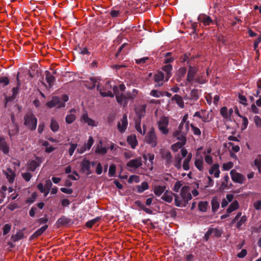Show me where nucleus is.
Here are the masks:
<instances>
[{"label": "nucleus", "instance_id": "nucleus-1", "mask_svg": "<svg viewBox=\"0 0 261 261\" xmlns=\"http://www.w3.org/2000/svg\"><path fill=\"white\" fill-rule=\"evenodd\" d=\"M175 205L177 207H185L191 200V188L188 186H183L180 192L179 196L174 195Z\"/></svg>", "mask_w": 261, "mask_h": 261}, {"label": "nucleus", "instance_id": "nucleus-2", "mask_svg": "<svg viewBox=\"0 0 261 261\" xmlns=\"http://www.w3.org/2000/svg\"><path fill=\"white\" fill-rule=\"evenodd\" d=\"M113 90L117 102L120 105H123L124 107L127 106L128 100L135 99L138 94V91L136 89H133L132 92H127L125 95L123 93L120 94L118 92V89L117 87H113Z\"/></svg>", "mask_w": 261, "mask_h": 261}, {"label": "nucleus", "instance_id": "nucleus-3", "mask_svg": "<svg viewBox=\"0 0 261 261\" xmlns=\"http://www.w3.org/2000/svg\"><path fill=\"white\" fill-rule=\"evenodd\" d=\"M24 125L31 130L36 129L37 123V119L32 113L27 114L24 117Z\"/></svg>", "mask_w": 261, "mask_h": 261}, {"label": "nucleus", "instance_id": "nucleus-4", "mask_svg": "<svg viewBox=\"0 0 261 261\" xmlns=\"http://www.w3.org/2000/svg\"><path fill=\"white\" fill-rule=\"evenodd\" d=\"M169 124V118L166 116L160 118L158 122V128L164 135H167L169 133L167 126Z\"/></svg>", "mask_w": 261, "mask_h": 261}, {"label": "nucleus", "instance_id": "nucleus-5", "mask_svg": "<svg viewBox=\"0 0 261 261\" xmlns=\"http://www.w3.org/2000/svg\"><path fill=\"white\" fill-rule=\"evenodd\" d=\"M145 140L146 142L150 145L151 147H154L157 145V137L154 129L152 128L147 134Z\"/></svg>", "mask_w": 261, "mask_h": 261}, {"label": "nucleus", "instance_id": "nucleus-6", "mask_svg": "<svg viewBox=\"0 0 261 261\" xmlns=\"http://www.w3.org/2000/svg\"><path fill=\"white\" fill-rule=\"evenodd\" d=\"M176 137L177 139L179 140V141L171 146V149L174 152L177 151L179 149L181 148L186 143V137L185 133H182L180 136Z\"/></svg>", "mask_w": 261, "mask_h": 261}, {"label": "nucleus", "instance_id": "nucleus-7", "mask_svg": "<svg viewBox=\"0 0 261 261\" xmlns=\"http://www.w3.org/2000/svg\"><path fill=\"white\" fill-rule=\"evenodd\" d=\"M231 178L234 182L243 184L244 183L246 178L243 174L238 173L235 170H231L230 172Z\"/></svg>", "mask_w": 261, "mask_h": 261}, {"label": "nucleus", "instance_id": "nucleus-8", "mask_svg": "<svg viewBox=\"0 0 261 261\" xmlns=\"http://www.w3.org/2000/svg\"><path fill=\"white\" fill-rule=\"evenodd\" d=\"M97 89L99 91L100 95L103 97L110 96L113 97L114 96V94H115L111 91V85L110 84V82L109 81L107 82L103 89H100L99 85L97 86Z\"/></svg>", "mask_w": 261, "mask_h": 261}, {"label": "nucleus", "instance_id": "nucleus-9", "mask_svg": "<svg viewBox=\"0 0 261 261\" xmlns=\"http://www.w3.org/2000/svg\"><path fill=\"white\" fill-rule=\"evenodd\" d=\"M42 162L43 159L41 157L36 156L35 160H31L28 163L27 169L31 171H34Z\"/></svg>", "mask_w": 261, "mask_h": 261}, {"label": "nucleus", "instance_id": "nucleus-10", "mask_svg": "<svg viewBox=\"0 0 261 261\" xmlns=\"http://www.w3.org/2000/svg\"><path fill=\"white\" fill-rule=\"evenodd\" d=\"M142 165V161L141 158L132 159L126 164V167L129 170H135Z\"/></svg>", "mask_w": 261, "mask_h": 261}, {"label": "nucleus", "instance_id": "nucleus-11", "mask_svg": "<svg viewBox=\"0 0 261 261\" xmlns=\"http://www.w3.org/2000/svg\"><path fill=\"white\" fill-rule=\"evenodd\" d=\"M46 106L49 108L55 107L60 108L64 107L65 105L64 103H61L60 99L58 97L54 96L51 100L46 103Z\"/></svg>", "mask_w": 261, "mask_h": 261}, {"label": "nucleus", "instance_id": "nucleus-12", "mask_svg": "<svg viewBox=\"0 0 261 261\" xmlns=\"http://www.w3.org/2000/svg\"><path fill=\"white\" fill-rule=\"evenodd\" d=\"M94 143V140L92 137L90 136L86 143L83 146L79 147L77 149V151L79 153H83L84 152L89 150Z\"/></svg>", "mask_w": 261, "mask_h": 261}, {"label": "nucleus", "instance_id": "nucleus-13", "mask_svg": "<svg viewBox=\"0 0 261 261\" xmlns=\"http://www.w3.org/2000/svg\"><path fill=\"white\" fill-rule=\"evenodd\" d=\"M198 20L199 23L203 24L204 26L210 25L213 23V21L211 17L204 14H200Z\"/></svg>", "mask_w": 261, "mask_h": 261}, {"label": "nucleus", "instance_id": "nucleus-14", "mask_svg": "<svg viewBox=\"0 0 261 261\" xmlns=\"http://www.w3.org/2000/svg\"><path fill=\"white\" fill-rule=\"evenodd\" d=\"M128 125L127 118L126 114H124L120 121L118 123L117 127L119 131L123 133L127 128Z\"/></svg>", "mask_w": 261, "mask_h": 261}, {"label": "nucleus", "instance_id": "nucleus-15", "mask_svg": "<svg viewBox=\"0 0 261 261\" xmlns=\"http://www.w3.org/2000/svg\"><path fill=\"white\" fill-rule=\"evenodd\" d=\"M81 166L82 171L85 172L87 175L92 173V171L91 170V163L87 159L83 160L81 163Z\"/></svg>", "mask_w": 261, "mask_h": 261}, {"label": "nucleus", "instance_id": "nucleus-16", "mask_svg": "<svg viewBox=\"0 0 261 261\" xmlns=\"http://www.w3.org/2000/svg\"><path fill=\"white\" fill-rule=\"evenodd\" d=\"M197 72V69L196 67L190 66L188 72L187 80L189 83H192L195 81V75Z\"/></svg>", "mask_w": 261, "mask_h": 261}, {"label": "nucleus", "instance_id": "nucleus-17", "mask_svg": "<svg viewBox=\"0 0 261 261\" xmlns=\"http://www.w3.org/2000/svg\"><path fill=\"white\" fill-rule=\"evenodd\" d=\"M135 112L137 116L141 119L142 117L145 116L146 113V105H141L136 106L135 108Z\"/></svg>", "mask_w": 261, "mask_h": 261}, {"label": "nucleus", "instance_id": "nucleus-18", "mask_svg": "<svg viewBox=\"0 0 261 261\" xmlns=\"http://www.w3.org/2000/svg\"><path fill=\"white\" fill-rule=\"evenodd\" d=\"M81 121L91 126H97V123L94 120L89 118L87 113H84L82 115Z\"/></svg>", "mask_w": 261, "mask_h": 261}, {"label": "nucleus", "instance_id": "nucleus-19", "mask_svg": "<svg viewBox=\"0 0 261 261\" xmlns=\"http://www.w3.org/2000/svg\"><path fill=\"white\" fill-rule=\"evenodd\" d=\"M209 173L211 175L214 174V176L215 177L218 178L220 173L219 165L218 164H215L213 165L209 170Z\"/></svg>", "mask_w": 261, "mask_h": 261}, {"label": "nucleus", "instance_id": "nucleus-20", "mask_svg": "<svg viewBox=\"0 0 261 261\" xmlns=\"http://www.w3.org/2000/svg\"><path fill=\"white\" fill-rule=\"evenodd\" d=\"M247 220V218L246 216L243 215L240 219H239L237 221H236V227L239 229L241 230L243 228V226H245L246 222Z\"/></svg>", "mask_w": 261, "mask_h": 261}, {"label": "nucleus", "instance_id": "nucleus-21", "mask_svg": "<svg viewBox=\"0 0 261 261\" xmlns=\"http://www.w3.org/2000/svg\"><path fill=\"white\" fill-rule=\"evenodd\" d=\"M201 119L203 122H208L213 119L212 112L205 110H202Z\"/></svg>", "mask_w": 261, "mask_h": 261}, {"label": "nucleus", "instance_id": "nucleus-22", "mask_svg": "<svg viewBox=\"0 0 261 261\" xmlns=\"http://www.w3.org/2000/svg\"><path fill=\"white\" fill-rule=\"evenodd\" d=\"M225 146L227 147L229 152H233L234 153L238 152L240 151V146L236 145L232 142H228L225 144Z\"/></svg>", "mask_w": 261, "mask_h": 261}, {"label": "nucleus", "instance_id": "nucleus-23", "mask_svg": "<svg viewBox=\"0 0 261 261\" xmlns=\"http://www.w3.org/2000/svg\"><path fill=\"white\" fill-rule=\"evenodd\" d=\"M163 158L166 161V165L169 166L172 163V156L171 153L169 151H164L162 153Z\"/></svg>", "mask_w": 261, "mask_h": 261}, {"label": "nucleus", "instance_id": "nucleus-24", "mask_svg": "<svg viewBox=\"0 0 261 261\" xmlns=\"http://www.w3.org/2000/svg\"><path fill=\"white\" fill-rule=\"evenodd\" d=\"M143 159L145 162H147L148 160L150 164V169L151 170L153 168V161L154 159V154L152 153H144L143 154Z\"/></svg>", "mask_w": 261, "mask_h": 261}, {"label": "nucleus", "instance_id": "nucleus-25", "mask_svg": "<svg viewBox=\"0 0 261 261\" xmlns=\"http://www.w3.org/2000/svg\"><path fill=\"white\" fill-rule=\"evenodd\" d=\"M127 142L132 149H135L138 145V141L135 135L128 136Z\"/></svg>", "mask_w": 261, "mask_h": 261}, {"label": "nucleus", "instance_id": "nucleus-26", "mask_svg": "<svg viewBox=\"0 0 261 261\" xmlns=\"http://www.w3.org/2000/svg\"><path fill=\"white\" fill-rule=\"evenodd\" d=\"M108 148L102 146V141H100L99 144H98L95 148V153L99 154H105L108 151Z\"/></svg>", "mask_w": 261, "mask_h": 261}, {"label": "nucleus", "instance_id": "nucleus-27", "mask_svg": "<svg viewBox=\"0 0 261 261\" xmlns=\"http://www.w3.org/2000/svg\"><path fill=\"white\" fill-rule=\"evenodd\" d=\"M2 151L5 154H7L9 151V147L6 143L4 138H0V151Z\"/></svg>", "mask_w": 261, "mask_h": 261}, {"label": "nucleus", "instance_id": "nucleus-28", "mask_svg": "<svg viewBox=\"0 0 261 261\" xmlns=\"http://www.w3.org/2000/svg\"><path fill=\"white\" fill-rule=\"evenodd\" d=\"M173 197V194L172 192L166 191L162 196V199L167 202L170 203L172 201Z\"/></svg>", "mask_w": 261, "mask_h": 261}, {"label": "nucleus", "instance_id": "nucleus-29", "mask_svg": "<svg viewBox=\"0 0 261 261\" xmlns=\"http://www.w3.org/2000/svg\"><path fill=\"white\" fill-rule=\"evenodd\" d=\"M162 69L166 73L165 79L167 81L171 75L172 66L171 64H167L163 67Z\"/></svg>", "mask_w": 261, "mask_h": 261}, {"label": "nucleus", "instance_id": "nucleus-30", "mask_svg": "<svg viewBox=\"0 0 261 261\" xmlns=\"http://www.w3.org/2000/svg\"><path fill=\"white\" fill-rule=\"evenodd\" d=\"M239 207V203L237 200L233 201L228 206L226 210V212L228 214H230L232 212L237 210Z\"/></svg>", "mask_w": 261, "mask_h": 261}, {"label": "nucleus", "instance_id": "nucleus-31", "mask_svg": "<svg viewBox=\"0 0 261 261\" xmlns=\"http://www.w3.org/2000/svg\"><path fill=\"white\" fill-rule=\"evenodd\" d=\"M192 158V154L191 153H189L186 159L184 160L182 164L183 169L186 170H189L190 169L189 163L191 161Z\"/></svg>", "mask_w": 261, "mask_h": 261}, {"label": "nucleus", "instance_id": "nucleus-32", "mask_svg": "<svg viewBox=\"0 0 261 261\" xmlns=\"http://www.w3.org/2000/svg\"><path fill=\"white\" fill-rule=\"evenodd\" d=\"M184 98L185 100L189 99L193 101L197 100L199 98L198 90L196 89H193L191 91L190 97H188L187 96H186L184 97Z\"/></svg>", "mask_w": 261, "mask_h": 261}, {"label": "nucleus", "instance_id": "nucleus-33", "mask_svg": "<svg viewBox=\"0 0 261 261\" xmlns=\"http://www.w3.org/2000/svg\"><path fill=\"white\" fill-rule=\"evenodd\" d=\"M70 112L71 114L67 115L65 118L66 122L68 124L72 123L76 119L75 115L72 113H75V110L74 109H72L70 111Z\"/></svg>", "mask_w": 261, "mask_h": 261}, {"label": "nucleus", "instance_id": "nucleus-34", "mask_svg": "<svg viewBox=\"0 0 261 261\" xmlns=\"http://www.w3.org/2000/svg\"><path fill=\"white\" fill-rule=\"evenodd\" d=\"M172 99L175 101L180 108H184V102L183 101L182 98L180 96L177 94H175L172 98Z\"/></svg>", "mask_w": 261, "mask_h": 261}, {"label": "nucleus", "instance_id": "nucleus-35", "mask_svg": "<svg viewBox=\"0 0 261 261\" xmlns=\"http://www.w3.org/2000/svg\"><path fill=\"white\" fill-rule=\"evenodd\" d=\"M194 164L195 167L200 171L203 170V161L202 156L195 159Z\"/></svg>", "mask_w": 261, "mask_h": 261}, {"label": "nucleus", "instance_id": "nucleus-36", "mask_svg": "<svg viewBox=\"0 0 261 261\" xmlns=\"http://www.w3.org/2000/svg\"><path fill=\"white\" fill-rule=\"evenodd\" d=\"M45 80L47 83L48 84L49 88H51L52 86L54 85L55 78V77L50 74V73L48 71H47L45 76Z\"/></svg>", "mask_w": 261, "mask_h": 261}, {"label": "nucleus", "instance_id": "nucleus-37", "mask_svg": "<svg viewBox=\"0 0 261 261\" xmlns=\"http://www.w3.org/2000/svg\"><path fill=\"white\" fill-rule=\"evenodd\" d=\"M164 78H165V76L164 73L161 71L158 72L154 75V81L158 84V86H159L162 84V83L160 84V82H162Z\"/></svg>", "mask_w": 261, "mask_h": 261}, {"label": "nucleus", "instance_id": "nucleus-38", "mask_svg": "<svg viewBox=\"0 0 261 261\" xmlns=\"http://www.w3.org/2000/svg\"><path fill=\"white\" fill-rule=\"evenodd\" d=\"M135 128L136 130L141 135H144L146 132V127L145 125H143V129L142 130L141 127V119L136 121L135 122Z\"/></svg>", "mask_w": 261, "mask_h": 261}, {"label": "nucleus", "instance_id": "nucleus-39", "mask_svg": "<svg viewBox=\"0 0 261 261\" xmlns=\"http://www.w3.org/2000/svg\"><path fill=\"white\" fill-rule=\"evenodd\" d=\"M165 186H155L153 189V192L156 196H160L165 191Z\"/></svg>", "mask_w": 261, "mask_h": 261}, {"label": "nucleus", "instance_id": "nucleus-40", "mask_svg": "<svg viewBox=\"0 0 261 261\" xmlns=\"http://www.w3.org/2000/svg\"><path fill=\"white\" fill-rule=\"evenodd\" d=\"M6 175L9 182L12 183L14 181L15 174L12 170L8 169L6 171Z\"/></svg>", "mask_w": 261, "mask_h": 261}, {"label": "nucleus", "instance_id": "nucleus-41", "mask_svg": "<svg viewBox=\"0 0 261 261\" xmlns=\"http://www.w3.org/2000/svg\"><path fill=\"white\" fill-rule=\"evenodd\" d=\"M181 161L182 158L180 156L179 154H177L174 158L173 165L174 167L177 169H181Z\"/></svg>", "mask_w": 261, "mask_h": 261}, {"label": "nucleus", "instance_id": "nucleus-42", "mask_svg": "<svg viewBox=\"0 0 261 261\" xmlns=\"http://www.w3.org/2000/svg\"><path fill=\"white\" fill-rule=\"evenodd\" d=\"M184 124L180 122V124L178 126V130L174 133V136H180V135L181 134H182V133H185L186 135L187 132L188 128V126H189V122H187L186 124V127H187V130L186 132H183L182 130Z\"/></svg>", "mask_w": 261, "mask_h": 261}, {"label": "nucleus", "instance_id": "nucleus-43", "mask_svg": "<svg viewBox=\"0 0 261 261\" xmlns=\"http://www.w3.org/2000/svg\"><path fill=\"white\" fill-rule=\"evenodd\" d=\"M211 204L213 211H217L220 205L218 198L216 197L213 198L211 201Z\"/></svg>", "mask_w": 261, "mask_h": 261}, {"label": "nucleus", "instance_id": "nucleus-44", "mask_svg": "<svg viewBox=\"0 0 261 261\" xmlns=\"http://www.w3.org/2000/svg\"><path fill=\"white\" fill-rule=\"evenodd\" d=\"M228 109L226 107H223L220 110V113L225 119H229V115L228 112Z\"/></svg>", "mask_w": 261, "mask_h": 261}, {"label": "nucleus", "instance_id": "nucleus-45", "mask_svg": "<svg viewBox=\"0 0 261 261\" xmlns=\"http://www.w3.org/2000/svg\"><path fill=\"white\" fill-rule=\"evenodd\" d=\"M149 188L148 184L147 182H143L141 185L137 187V192L139 193L143 192Z\"/></svg>", "mask_w": 261, "mask_h": 261}, {"label": "nucleus", "instance_id": "nucleus-46", "mask_svg": "<svg viewBox=\"0 0 261 261\" xmlns=\"http://www.w3.org/2000/svg\"><path fill=\"white\" fill-rule=\"evenodd\" d=\"M207 206L208 203L206 201H200L198 205L199 210L203 212L206 211Z\"/></svg>", "mask_w": 261, "mask_h": 261}, {"label": "nucleus", "instance_id": "nucleus-47", "mask_svg": "<svg viewBox=\"0 0 261 261\" xmlns=\"http://www.w3.org/2000/svg\"><path fill=\"white\" fill-rule=\"evenodd\" d=\"M50 128L53 132H57L58 130L59 126L58 122L54 119L51 120Z\"/></svg>", "mask_w": 261, "mask_h": 261}, {"label": "nucleus", "instance_id": "nucleus-48", "mask_svg": "<svg viewBox=\"0 0 261 261\" xmlns=\"http://www.w3.org/2000/svg\"><path fill=\"white\" fill-rule=\"evenodd\" d=\"M195 81L199 84H204L206 83V76L204 75L198 74L196 77H195Z\"/></svg>", "mask_w": 261, "mask_h": 261}, {"label": "nucleus", "instance_id": "nucleus-49", "mask_svg": "<svg viewBox=\"0 0 261 261\" xmlns=\"http://www.w3.org/2000/svg\"><path fill=\"white\" fill-rule=\"evenodd\" d=\"M254 164L259 173H261V155H258L254 160Z\"/></svg>", "mask_w": 261, "mask_h": 261}, {"label": "nucleus", "instance_id": "nucleus-50", "mask_svg": "<svg viewBox=\"0 0 261 261\" xmlns=\"http://www.w3.org/2000/svg\"><path fill=\"white\" fill-rule=\"evenodd\" d=\"M233 166V163L232 162H228L223 164L222 170L224 171H228L232 168Z\"/></svg>", "mask_w": 261, "mask_h": 261}, {"label": "nucleus", "instance_id": "nucleus-51", "mask_svg": "<svg viewBox=\"0 0 261 261\" xmlns=\"http://www.w3.org/2000/svg\"><path fill=\"white\" fill-rule=\"evenodd\" d=\"M24 237L23 232L22 231L19 230L16 234L12 236V238L14 241H17L22 239Z\"/></svg>", "mask_w": 261, "mask_h": 261}, {"label": "nucleus", "instance_id": "nucleus-52", "mask_svg": "<svg viewBox=\"0 0 261 261\" xmlns=\"http://www.w3.org/2000/svg\"><path fill=\"white\" fill-rule=\"evenodd\" d=\"M182 181H176L174 185V187L172 189V190L175 192H178L180 189H181V188L182 187Z\"/></svg>", "mask_w": 261, "mask_h": 261}, {"label": "nucleus", "instance_id": "nucleus-53", "mask_svg": "<svg viewBox=\"0 0 261 261\" xmlns=\"http://www.w3.org/2000/svg\"><path fill=\"white\" fill-rule=\"evenodd\" d=\"M100 220V218L99 217H96L90 221H88L86 224V226L87 227H92V226L95 224L97 222H98L99 220Z\"/></svg>", "mask_w": 261, "mask_h": 261}, {"label": "nucleus", "instance_id": "nucleus-54", "mask_svg": "<svg viewBox=\"0 0 261 261\" xmlns=\"http://www.w3.org/2000/svg\"><path fill=\"white\" fill-rule=\"evenodd\" d=\"M69 145L70 147L69 149L68 152L70 156H72L77 147V144L76 143H70Z\"/></svg>", "mask_w": 261, "mask_h": 261}, {"label": "nucleus", "instance_id": "nucleus-55", "mask_svg": "<svg viewBox=\"0 0 261 261\" xmlns=\"http://www.w3.org/2000/svg\"><path fill=\"white\" fill-rule=\"evenodd\" d=\"M193 134L198 136H200L201 135V130L199 128L196 126H195L193 124H191L190 125Z\"/></svg>", "mask_w": 261, "mask_h": 261}, {"label": "nucleus", "instance_id": "nucleus-56", "mask_svg": "<svg viewBox=\"0 0 261 261\" xmlns=\"http://www.w3.org/2000/svg\"><path fill=\"white\" fill-rule=\"evenodd\" d=\"M48 227V226L47 225H45L43 226H42L40 229L36 230V231L35 232L34 234L36 236H39L41 235L44 231L47 229Z\"/></svg>", "mask_w": 261, "mask_h": 261}, {"label": "nucleus", "instance_id": "nucleus-57", "mask_svg": "<svg viewBox=\"0 0 261 261\" xmlns=\"http://www.w3.org/2000/svg\"><path fill=\"white\" fill-rule=\"evenodd\" d=\"M116 172V166L115 165H111L109 168V176L112 177L114 175Z\"/></svg>", "mask_w": 261, "mask_h": 261}, {"label": "nucleus", "instance_id": "nucleus-58", "mask_svg": "<svg viewBox=\"0 0 261 261\" xmlns=\"http://www.w3.org/2000/svg\"><path fill=\"white\" fill-rule=\"evenodd\" d=\"M10 83L9 79L6 76L0 77V83L4 85V86L8 85Z\"/></svg>", "mask_w": 261, "mask_h": 261}, {"label": "nucleus", "instance_id": "nucleus-59", "mask_svg": "<svg viewBox=\"0 0 261 261\" xmlns=\"http://www.w3.org/2000/svg\"><path fill=\"white\" fill-rule=\"evenodd\" d=\"M204 160L205 162L209 165H211L213 163V158L210 154H205L204 155Z\"/></svg>", "mask_w": 261, "mask_h": 261}, {"label": "nucleus", "instance_id": "nucleus-60", "mask_svg": "<svg viewBox=\"0 0 261 261\" xmlns=\"http://www.w3.org/2000/svg\"><path fill=\"white\" fill-rule=\"evenodd\" d=\"M120 13V10L113 8L111 11L110 14L112 17H116L119 16Z\"/></svg>", "mask_w": 261, "mask_h": 261}, {"label": "nucleus", "instance_id": "nucleus-61", "mask_svg": "<svg viewBox=\"0 0 261 261\" xmlns=\"http://www.w3.org/2000/svg\"><path fill=\"white\" fill-rule=\"evenodd\" d=\"M150 95L155 97H160L162 96L161 92L156 90H152L150 91Z\"/></svg>", "mask_w": 261, "mask_h": 261}, {"label": "nucleus", "instance_id": "nucleus-62", "mask_svg": "<svg viewBox=\"0 0 261 261\" xmlns=\"http://www.w3.org/2000/svg\"><path fill=\"white\" fill-rule=\"evenodd\" d=\"M22 176L25 180L29 181L32 177V175L30 173L26 172L22 173Z\"/></svg>", "mask_w": 261, "mask_h": 261}, {"label": "nucleus", "instance_id": "nucleus-63", "mask_svg": "<svg viewBox=\"0 0 261 261\" xmlns=\"http://www.w3.org/2000/svg\"><path fill=\"white\" fill-rule=\"evenodd\" d=\"M239 101L243 105H247V99L246 97L242 95H239Z\"/></svg>", "mask_w": 261, "mask_h": 261}, {"label": "nucleus", "instance_id": "nucleus-64", "mask_svg": "<svg viewBox=\"0 0 261 261\" xmlns=\"http://www.w3.org/2000/svg\"><path fill=\"white\" fill-rule=\"evenodd\" d=\"M254 122L257 127H261V118L257 116L254 117Z\"/></svg>", "mask_w": 261, "mask_h": 261}]
</instances>
